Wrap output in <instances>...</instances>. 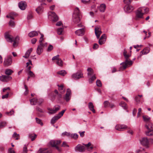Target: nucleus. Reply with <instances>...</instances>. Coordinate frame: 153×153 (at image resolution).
Masks as SVG:
<instances>
[{"label":"nucleus","mask_w":153,"mask_h":153,"mask_svg":"<svg viewBox=\"0 0 153 153\" xmlns=\"http://www.w3.org/2000/svg\"><path fill=\"white\" fill-rule=\"evenodd\" d=\"M82 18V16L78 7L75 8L72 15V21L77 26L79 27H83L81 20Z\"/></svg>","instance_id":"1"},{"label":"nucleus","mask_w":153,"mask_h":153,"mask_svg":"<svg viewBox=\"0 0 153 153\" xmlns=\"http://www.w3.org/2000/svg\"><path fill=\"white\" fill-rule=\"evenodd\" d=\"M4 36L7 41L9 42H14L13 46H15L18 43L19 40V37L16 36L15 38H14L13 36L10 35L8 33H6L4 35Z\"/></svg>","instance_id":"2"},{"label":"nucleus","mask_w":153,"mask_h":153,"mask_svg":"<svg viewBox=\"0 0 153 153\" xmlns=\"http://www.w3.org/2000/svg\"><path fill=\"white\" fill-rule=\"evenodd\" d=\"M127 51L124 50L123 55L126 60L125 62H123L120 64V65H122L124 69H126L128 65H131L132 64V62L128 59V58L130 56V55L127 54Z\"/></svg>","instance_id":"3"},{"label":"nucleus","mask_w":153,"mask_h":153,"mask_svg":"<svg viewBox=\"0 0 153 153\" xmlns=\"http://www.w3.org/2000/svg\"><path fill=\"white\" fill-rule=\"evenodd\" d=\"M146 127L148 129V131L146 132V134L147 136H151L153 135V125L151 123L148 122L146 125Z\"/></svg>","instance_id":"4"},{"label":"nucleus","mask_w":153,"mask_h":153,"mask_svg":"<svg viewBox=\"0 0 153 153\" xmlns=\"http://www.w3.org/2000/svg\"><path fill=\"white\" fill-rule=\"evenodd\" d=\"M65 110H63L60 112L57 115L52 118L51 120V123L53 124L56 121L59 119L63 114L65 111Z\"/></svg>","instance_id":"5"},{"label":"nucleus","mask_w":153,"mask_h":153,"mask_svg":"<svg viewBox=\"0 0 153 153\" xmlns=\"http://www.w3.org/2000/svg\"><path fill=\"white\" fill-rule=\"evenodd\" d=\"M48 17L53 22H56L59 19L58 16L54 12H49L48 13Z\"/></svg>","instance_id":"6"},{"label":"nucleus","mask_w":153,"mask_h":153,"mask_svg":"<svg viewBox=\"0 0 153 153\" xmlns=\"http://www.w3.org/2000/svg\"><path fill=\"white\" fill-rule=\"evenodd\" d=\"M48 43H45L44 45H42L41 44H39L38 46L36 49V53L38 55L41 54L43 51V48L45 47H46Z\"/></svg>","instance_id":"7"},{"label":"nucleus","mask_w":153,"mask_h":153,"mask_svg":"<svg viewBox=\"0 0 153 153\" xmlns=\"http://www.w3.org/2000/svg\"><path fill=\"white\" fill-rule=\"evenodd\" d=\"M12 62L11 56H8L4 58V65L5 66H8L11 65Z\"/></svg>","instance_id":"8"},{"label":"nucleus","mask_w":153,"mask_h":153,"mask_svg":"<svg viewBox=\"0 0 153 153\" xmlns=\"http://www.w3.org/2000/svg\"><path fill=\"white\" fill-rule=\"evenodd\" d=\"M62 141L61 140H52L50 141V144L51 145L55 147L56 149L59 151H60V149L59 147L57 146V145L60 144L61 143Z\"/></svg>","instance_id":"9"},{"label":"nucleus","mask_w":153,"mask_h":153,"mask_svg":"<svg viewBox=\"0 0 153 153\" xmlns=\"http://www.w3.org/2000/svg\"><path fill=\"white\" fill-rule=\"evenodd\" d=\"M143 13L142 12L140 8H138L136 12V19H141L143 18Z\"/></svg>","instance_id":"10"},{"label":"nucleus","mask_w":153,"mask_h":153,"mask_svg":"<svg viewBox=\"0 0 153 153\" xmlns=\"http://www.w3.org/2000/svg\"><path fill=\"white\" fill-rule=\"evenodd\" d=\"M95 33L97 39L99 38L100 35L102 33L101 29L99 26L95 27Z\"/></svg>","instance_id":"11"},{"label":"nucleus","mask_w":153,"mask_h":153,"mask_svg":"<svg viewBox=\"0 0 153 153\" xmlns=\"http://www.w3.org/2000/svg\"><path fill=\"white\" fill-rule=\"evenodd\" d=\"M11 77L5 75H2L0 76V80L3 82H7L11 79Z\"/></svg>","instance_id":"12"},{"label":"nucleus","mask_w":153,"mask_h":153,"mask_svg":"<svg viewBox=\"0 0 153 153\" xmlns=\"http://www.w3.org/2000/svg\"><path fill=\"white\" fill-rule=\"evenodd\" d=\"M127 126L124 125L118 124L115 126V129L117 130L123 131L125 129H127Z\"/></svg>","instance_id":"13"},{"label":"nucleus","mask_w":153,"mask_h":153,"mask_svg":"<svg viewBox=\"0 0 153 153\" xmlns=\"http://www.w3.org/2000/svg\"><path fill=\"white\" fill-rule=\"evenodd\" d=\"M72 77L74 79H79L83 77V74L80 71H79L73 74L72 75Z\"/></svg>","instance_id":"14"},{"label":"nucleus","mask_w":153,"mask_h":153,"mask_svg":"<svg viewBox=\"0 0 153 153\" xmlns=\"http://www.w3.org/2000/svg\"><path fill=\"white\" fill-rule=\"evenodd\" d=\"M106 36L105 34H103L99 39L98 42L100 45H102L104 44L106 40Z\"/></svg>","instance_id":"15"},{"label":"nucleus","mask_w":153,"mask_h":153,"mask_svg":"<svg viewBox=\"0 0 153 153\" xmlns=\"http://www.w3.org/2000/svg\"><path fill=\"white\" fill-rule=\"evenodd\" d=\"M75 150L76 151H78L80 152H83L85 150V148L84 146L81 145H78L75 148Z\"/></svg>","instance_id":"16"},{"label":"nucleus","mask_w":153,"mask_h":153,"mask_svg":"<svg viewBox=\"0 0 153 153\" xmlns=\"http://www.w3.org/2000/svg\"><path fill=\"white\" fill-rule=\"evenodd\" d=\"M45 3H42L40 6H39L36 9V11L39 14H41L43 12V7L42 5H46Z\"/></svg>","instance_id":"17"},{"label":"nucleus","mask_w":153,"mask_h":153,"mask_svg":"<svg viewBox=\"0 0 153 153\" xmlns=\"http://www.w3.org/2000/svg\"><path fill=\"white\" fill-rule=\"evenodd\" d=\"M18 5L19 8L22 10H25L27 6L26 2L24 1H21L19 2Z\"/></svg>","instance_id":"18"},{"label":"nucleus","mask_w":153,"mask_h":153,"mask_svg":"<svg viewBox=\"0 0 153 153\" xmlns=\"http://www.w3.org/2000/svg\"><path fill=\"white\" fill-rule=\"evenodd\" d=\"M141 144L144 146H147L149 143L148 139L146 137H143L140 140Z\"/></svg>","instance_id":"19"},{"label":"nucleus","mask_w":153,"mask_h":153,"mask_svg":"<svg viewBox=\"0 0 153 153\" xmlns=\"http://www.w3.org/2000/svg\"><path fill=\"white\" fill-rule=\"evenodd\" d=\"M84 29L82 27V28L76 30L75 31L76 34L79 36H82L84 34Z\"/></svg>","instance_id":"20"},{"label":"nucleus","mask_w":153,"mask_h":153,"mask_svg":"<svg viewBox=\"0 0 153 153\" xmlns=\"http://www.w3.org/2000/svg\"><path fill=\"white\" fill-rule=\"evenodd\" d=\"M124 9L126 12L130 13L133 11L134 7L131 5H128L125 6Z\"/></svg>","instance_id":"21"},{"label":"nucleus","mask_w":153,"mask_h":153,"mask_svg":"<svg viewBox=\"0 0 153 153\" xmlns=\"http://www.w3.org/2000/svg\"><path fill=\"white\" fill-rule=\"evenodd\" d=\"M60 108V106L56 105L54 106V107L53 108V110H52V112H50L49 113L53 114L56 113L57 111L59 110Z\"/></svg>","instance_id":"22"},{"label":"nucleus","mask_w":153,"mask_h":153,"mask_svg":"<svg viewBox=\"0 0 153 153\" xmlns=\"http://www.w3.org/2000/svg\"><path fill=\"white\" fill-rule=\"evenodd\" d=\"M33 49L32 48H31L29 49L25 53V55L23 56V57L26 59L29 56L31 53L33 51Z\"/></svg>","instance_id":"23"},{"label":"nucleus","mask_w":153,"mask_h":153,"mask_svg":"<svg viewBox=\"0 0 153 153\" xmlns=\"http://www.w3.org/2000/svg\"><path fill=\"white\" fill-rule=\"evenodd\" d=\"M57 86L59 87L58 90L60 93L63 94L65 92V90L64 88V85H57Z\"/></svg>","instance_id":"24"},{"label":"nucleus","mask_w":153,"mask_h":153,"mask_svg":"<svg viewBox=\"0 0 153 153\" xmlns=\"http://www.w3.org/2000/svg\"><path fill=\"white\" fill-rule=\"evenodd\" d=\"M150 51V48H146L140 52L141 55L142 54H146L149 53Z\"/></svg>","instance_id":"25"},{"label":"nucleus","mask_w":153,"mask_h":153,"mask_svg":"<svg viewBox=\"0 0 153 153\" xmlns=\"http://www.w3.org/2000/svg\"><path fill=\"white\" fill-rule=\"evenodd\" d=\"M88 108L89 109L92 111L94 113H95V111L94 109V106L92 102H89L88 104Z\"/></svg>","instance_id":"26"},{"label":"nucleus","mask_w":153,"mask_h":153,"mask_svg":"<svg viewBox=\"0 0 153 153\" xmlns=\"http://www.w3.org/2000/svg\"><path fill=\"white\" fill-rule=\"evenodd\" d=\"M38 33L37 32L35 31H33L29 33L28 35L30 37H33L38 35Z\"/></svg>","instance_id":"27"},{"label":"nucleus","mask_w":153,"mask_h":153,"mask_svg":"<svg viewBox=\"0 0 153 153\" xmlns=\"http://www.w3.org/2000/svg\"><path fill=\"white\" fill-rule=\"evenodd\" d=\"M13 72V70L8 68L6 69L5 71V73L7 75V76L11 75Z\"/></svg>","instance_id":"28"},{"label":"nucleus","mask_w":153,"mask_h":153,"mask_svg":"<svg viewBox=\"0 0 153 153\" xmlns=\"http://www.w3.org/2000/svg\"><path fill=\"white\" fill-rule=\"evenodd\" d=\"M106 6L105 4H102L100 6L99 10L101 12H104Z\"/></svg>","instance_id":"29"},{"label":"nucleus","mask_w":153,"mask_h":153,"mask_svg":"<svg viewBox=\"0 0 153 153\" xmlns=\"http://www.w3.org/2000/svg\"><path fill=\"white\" fill-rule=\"evenodd\" d=\"M83 145L85 146L88 149V151H90L92 150L93 147H91L89 148V147L91 146V143L90 142L88 143L87 144H83Z\"/></svg>","instance_id":"30"},{"label":"nucleus","mask_w":153,"mask_h":153,"mask_svg":"<svg viewBox=\"0 0 153 153\" xmlns=\"http://www.w3.org/2000/svg\"><path fill=\"white\" fill-rule=\"evenodd\" d=\"M88 71V75L90 76L92 75H94V71L91 68H89L87 69Z\"/></svg>","instance_id":"31"},{"label":"nucleus","mask_w":153,"mask_h":153,"mask_svg":"<svg viewBox=\"0 0 153 153\" xmlns=\"http://www.w3.org/2000/svg\"><path fill=\"white\" fill-rule=\"evenodd\" d=\"M140 10H141L143 13V11H144V14L147 13L149 11V9L147 7L146 8L144 7H140Z\"/></svg>","instance_id":"32"},{"label":"nucleus","mask_w":153,"mask_h":153,"mask_svg":"<svg viewBox=\"0 0 153 153\" xmlns=\"http://www.w3.org/2000/svg\"><path fill=\"white\" fill-rule=\"evenodd\" d=\"M41 36L39 40V44H41L42 45H44V43H42L43 40H44V35L43 34L41 33H40Z\"/></svg>","instance_id":"33"},{"label":"nucleus","mask_w":153,"mask_h":153,"mask_svg":"<svg viewBox=\"0 0 153 153\" xmlns=\"http://www.w3.org/2000/svg\"><path fill=\"white\" fill-rule=\"evenodd\" d=\"M30 102L32 105H35L37 103V99L36 98H33L30 100Z\"/></svg>","instance_id":"34"},{"label":"nucleus","mask_w":153,"mask_h":153,"mask_svg":"<svg viewBox=\"0 0 153 153\" xmlns=\"http://www.w3.org/2000/svg\"><path fill=\"white\" fill-rule=\"evenodd\" d=\"M66 72L65 70H61L57 72V74L62 76H64L66 74Z\"/></svg>","instance_id":"35"},{"label":"nucleus","mask_w":153,"mask_h":153,"mask_svg":"<svg viewBox=\"0 0 153 153\" xmlns=\"http://www.w3.org/2000/svg\"><path fill=\"white\" fill-rule=\"evenodd\" d=\"M15 14L13 13H11L8 15H7L6 17L8 18H10L12 19H14V16Z\"/></svg>","instance_id":"36"},{"label":"nucleus","mask_w":153,"mask_h":153,"mask_svg":"<svg viewBox=\"0 0 153 153\" xmlns=\"http://www.w3.org/2000/svg\"><path fill=\"white\" fill-rule=\"evenodd\" d=\"M96 78V77L95 75H94L88 79V81L90 83H92L93 81L95 80Z\"/></svg>","instance_id":"37"},{"label":"nucleus","mask_w":153,"mask_h":153,"mask_svg":"<svg viewBox=\"0 0 153 153\" xmlns=\"http://www.w3.org/2000/svg\"><path fill=\"white\" fill-rule=\"evenodd\" d=\"M54 92L56 94V95L54 96V99H55V96H58L59 98H61L62 97V95L60 93L58 92V91L56 89L54 91Z\"/></svg>","instance_id":"38"},{"label":"nucleus","mask_w":153,"mask_h":153,"mask_svg":"<svg viewBox=\"0 0 153 153\" xmlns=\"http://www.w3.org/2000/svg\"><path fill=\"white\" fill-rule=\"evenodd\" d=\"M56 64L59 66H62L63 65V63L61 59H60L57 61H56Z\"/></svg>","instance_id":"39"},{"label":"nucleus","mask_w":153,"mask_h":153,"mask_svg":"<svg viewBox=\"0 0 153 153\" xmlns=\"http://www.w3.org/2000/svg\"><path fill=\"white\" fill-rule=\"evenodd\" d=\"M119 105L122 107L124 109H126V104L124 102H121L120 103Z\"/></svg>","instance_id":"40"},{"label":"nucleus","mask_w":153,"mask_h":153,"mask_svg":"<svg viewBox=\"0 0 153 153\" xmlns=\"http://www.w3.org/2000/svg\"><path fill=\"white\" fill-rule=\"evenodd\" d=\"M71 95V92L70 89L68 88V101L70 99Z\"/></svg>","instance_id":"41"},{"label":"nucleus","mask_w":153,"mask_h":153,"mask_svg":"<svg viewBox=\"0 0 153 153\" xmlns=\"http://www.w3.org/2000/svg\"><path fill=\"white\" fill-rule=\"evenodd\" d=\"M29 137L31 138L32 141L34 140L36 137V135L35 134H31L29 135Z\"/></svg>","instance_id":"42"},{"label":"nucleus","mask_w":153,"mask_h":153,"mask_svg":"<svg viewBox=\"0 0 153 153\" xmlns=\"http://www.w3.org/2000/svg\"><path fill=\"white\" fill-rule=\"evenodd\" d=\"M63 28L62 27L59 28L57 30V33L59 35H61L62 33Z\"/></svg>","instance_id":"43"},{"label":"nucleus","mask_w":153,"mask_h":153,"mask_svg":"<svg viewBox=\"0 0 153 153\" xmlns=\"http://www.w3.org/2000/svg\"><path fill=\"white\" fill-rule=\"evenodd\" d=\"M53 49V47L52 45H49L47 49L46 50V51L47 52H50L52 51Z\"/></svg>","instance_id":"44"},{"label":"nucleus","mask_w":153,"mask_h":153,"mask_svg":"<svg viewBox=\"0 0 153 153\" xmlns=\"http://www.w3.org/2000/svg\"><path fill=\"white\" fill-rule=\"evenodd\" d=\"M143 117L144 121L146 122L148 121L150 119V117L147 116H143Z\"/></svg>","instance_id":"45"},{"label":"nucleus","mask_w":153,"mask_h":153,"mask_svg":"<svg viewBox=\"0 0 153 153\" xmlns=\"http://www.w3.org/2000/svg\"><path fill=\"white\" fill-rule=\"evenodd\" d=\"M28 75L31 77H35V75L31 71H28Z\"/></svg>","instance_id":"46"},{"label":"nucleus","mask_w":153,"mask_h":153,"mask_svg":"<svg viewBox=\"0 0 153 153\" xmlns=\"http://www.w3.org/2000/svg\"><path fill=\"white\" fill-rule=\"evenodd\" d=\"M135 101L136 102V104H137L140 103V98L138 96H136L135 97Z\"/></svg>","instance_id":"47"},{"label":"nucleus","mask_w":153,"mask_h":153,"mask_svg":"<svg viewBox=\"0 0 153 153\" xmlns=\"http://www.w3.org/2000/svg\"><path fill=\"white\" fill-rule=\"evenodd\" d=\"M25 88V91L24 92V94L25 95H27L28 93L29 90L28 89V87L25 85H24Z\"/></svg>","instance_id":"48"},{"label":"nucleus","mask_w":153,"mask_h":153,"mask_svg":"<svg viewBox=\"0 0 153 153\" xmlns=\"http://www.w3.org/2000/svg\"><path fill=\"white\" fill-rule=\"evenodd\" d=\"M36 123H37L40 124L41 126L43 125V123L42 122V121L41 120L38 119L37 118H36Z\"/></svg>","instance_id":"49"},{"label":"nucleus","mask_w":153,"mask_h":153,"mask_svg":"<svg viewBox=\"0 0 153 153\" xmlns=\"http://www.w3.org/2000/svg\"><path fill=\"white\" fill-rule=\"evenodd\" d=\"M19 135L17 134L16 132H14L13 135V137L15 138V139L17 140L19 139Z\"/></svg>","instance_id":"50"},{"label":"nucleus","mask_w":153,"mask_h":153,"mask_svg":"<svg viewBox=\"0 0 153 153\" xmlns=\"http://www.w3.org/2000/svg\"><path fill=\"white\" fill-rule=\"evenodd\" d=\"M104 107L105 108H107L109 105L110 103L108 101H105L103 103Z\"/></svg>","instance_id":"51"},{"label":"nucleus","mask_w":153,"mask_h":153,"mask_svg":"<svg viewBox=\"0 0 153 153\" xmlns=\"http://www.w3.org/2000/svg\"><path fill=\"white\" fill-rule=\"evenodd\" d=\"M96 83L97 86L98 87H101L102 85L101 82L99 79H97V80Z\"/></svg>","instance_id":"52"},{"label":"nucleus","mask_w":153,"mask_h":153,"mask_svg":"<svg viewBox=\"0 0 153 153\" xmlns=\"http://www.w3.org/2000/svg\"><path fill=\"white\" fill-rule=\"evenodd\" d=\"M43 102V100L42 99H37V103L36 104L39 105H40Z\"/></svg>","instance_id":"53"},{"label":"nucleus","mask_w":153,"mask_h":153,"mask_svg":"<svg viewBox=\"0 0 153 153\" xmlns=\"http://www.w3.org/2000/svg\"><path fill=\"white\" fill-rule=\"evenodd\" d=\"M71 136L72 138L74 139H77L78 137V135L76 134H72Z\"/></svg>","instance_id":"54"},{"label":"nucleus","mask_w":153,"mask_h":153,"mask_svg":"<svg viewBox=\"0 0 153 153\" xmlns=\"http://www.w3.org/2000/svg\"><path fill=\"white\" fill-rule=\"evenodd\" d=\"M60 59V58H59V55H57L53 57L52 58V60H56V61H57Z\"/></svg>","instance_id":"55"},{"label":"nucleus","mask_w":153,"mask_h":153,"mask_svg":"<svg viewBox=\"0 0 153 153\" xmlns=\"http://www.w3.org/2000/svg\"><path fill=\"white\" fill-rule=\"evenodd\" d=\"M6 125V123L4 122H1L0 123V128H2L5 126Z\"/></svg>","instance_id":"56"},{"label":"nucleus","mask_w":153,"mask_h":153,"mask_svg":"<svg viewBox=\"0 0 153 153\" xmlns=\"http://www.w3.org/2000/svg\"><path fill=\"white\" fill-rule=\"evenodd\" d=\"M36 110L37 111H38L41 113H43L44 112V111L41 108L38 107H36Z\"/></svg>","instance_id":"57"},{"label":"nucleus","mask_w":153,"mask_h":153,"mask_svg":"<svg viewBox=\"0 0 153 153\" xmlns=\"http://www.w3.org/2000/svg\"><path fill=\"white\" fill-rule=\"evenodd\" d=\"M124 2L127 5L130 4L131 1V0H124Z\"/></svg>","instance_id":"58"},{"label":"nucleus","mask_w":153,"mask_h":153,"mask_svg":"<svg viewBox=\"0 0 153 153\" xmlns=\"http://www.w3.org/2000/svg\"><path fill=\"white\" fill-rule=\"evenodd\" d=\"M9 25L10 26H14L15 25L14 21L13 20H10L9 22Z\"/></svg>","instance_id":"59"},{"label":"nucleus","mask_w":153,"mask_h":153,"mask_svg":"<svg viewBox=\"0 0 153 153\" xmlns=\"http://www.w3.org/2000/svg\"><path fill=\"white\" fill-rule=\"evenodd\" d=\"M33 17L32 14L31 13H29L27 16V19H31Z\"/></svg>","instance_id":"60"},{"label":"nucleus","mask_w":153,"mask_h":153,"mask_svg":"<svg viewBox=\"0 0 153 153\" xmlns=\"http://www.w3.org/2000/svg\"><path fill=\"white\" fill-rule=\"evenodd\" d=\"M37 41V39L36 38H33L31 39V43L32 44H34L36 43Z\"/></svg>","instance_id":"61"},{"label":"nucleus","mask_w":153,"mask_h":153,"mask_svg":"<svg viewBox=\"0 0 153 153\" xmlns=\"http://www.w3.org/2000/svg\"><path fill=\"white\" fill-rule=\"evenodd\" d=\"M8 152L9 153H15V152L13 150L12 148H9L8 149Z\"/></svg>","instance_id":"62"},{"label":"nucleus","mask_w":153,"mask_h":153,"mask_svg":"<svg viewBox=\"0 0 153 153\" xmlns=\"http://www.w3.org/2000/svg\"><path fill=\"white\" fill-rule=\"evenodd\" d=\"M99 45L97 43H95L93 46V48L94 49H96L98 48Z\"/></svg>","instance_id":"63"},{"label":"nucleus","mask_w":153,"mask_h":153,"mask_svg":"<svg viewBox=\"0 0 153 153\" xmlns=\"http://www.w3.org/2000/svg\"><path fill=\"white\" fill-rule=\"evenodd\" d=\"M37 153H47V152L43 150L42 149H40Z\"/></svg>","instance_id":"64"}]
</instances>
